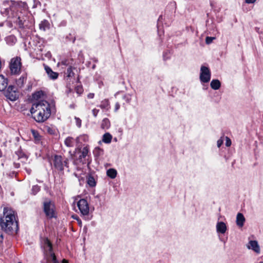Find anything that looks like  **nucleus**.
<instances>
[{
  "label": "nucleus",
  "instance_id": "nucleus-1",
  "mask_svg": "<svg viewBox=\"0 0 263 263\" xmlns=\"http://www.w3.org/2000/svg\"><path fill=\"white\" fill-rule=\"evenodd\" d=\"M32 117L37 122L45 121L51 115L50 106L45 100L37 101L33 103L30 109Z\"/></svg>",
  "mask_w": 263,
  "mask_h": 263
},
{
  "label": "nucleus",
  "instance_id": "nucleus-2",
  "mask_svg": "<svg viewBox=\"0 0 263 263\" xmlns=\"http://www.w3.org/2000/svg\"><path fill=\"white\" fill-rule=\"evenodd\" d=\"M0 228L4 232L12 234L18 229L15 212L12 209L4 208L3 215L0 217Z\"/></svg>",
  "mask_w": 263,
  "mask_h": 263
},
{
  "label": "nucleus",
  "instance_id": "nucleus-3",
  "mask_svg": "<svg viewBox=\"0 0 263 263\" xmlns=\"http://www.w3.org/2000/svg\"><path fill=\"white\" fill-rule=\"evenodd\" d=\"M44 211L46 216L49 218L55 216V206L50 200H46L44 202Z\"/></svg>",
  "mask_w": 263,
  "mask_h": 263
},
{
  "label": "nucleus",
  "instance_id": "nucleus-4",
  "mask_svg": "<svg viewBox=\"0 0 263 263\" xmlns=\"http://www.w3.org/2000/svg\"><path fill=\"white\" fill-rule=\"evenodd\" d=\"M21 62L20 58H13L10 63V69L12 74H17L21 71Z\"/></svg>",
  "mask_w": 263,
  "mask_h": 263
},
{
  "label": "nucleus",
  "instance_id": "nucleus-5",
  "mask_svg": "<svg viewBox=\"0 0 263 263\" xmlns=\"http://www.w3.org/2000/svg\"><path fill=\"white\" fill-rule=\"evenodd\" d=\"M5 96L11 101H15L18 97L16 88L13 86H9L5 91Z\"/></svg>",
  "mask_w": 263,
  "mask_h": 263
},
{
  "label": "nucleus",
  "instance_id": "nucleus-6",
  "mask_svg": "<svg viewBox=\"0 0 263 263\" xmlns=\"http://www.w3.org/2000/svg\"><path fill=\"white\" fill-rule=\"evenodd\" d=\"M78 207L81 213L83 216L88 215L89 212V207L86 200L84 199H80L77 203Z\"/></svg>",
  "mask_w": 263,
  "mask_h": 263
},
{
  "label": "nucleus",
  "instance_id": "nucleus-7",
  "mask_svg": "<svg viewBox=\"0 0 263 263\" xmlns=\"http://www.w3.org/2000/svg\"><path fill=\"white\" fill-rule=\"evenodd\" d=\"M211 79L210 69L205 66H202L200 68V80L202 82L208 83Z\"/></svg>",
  "mask_w": 263,
  "mask_h": 263
},
{
  "label": "nucleus",
  "instance_id": "nucleus-8",
  "mask_svg": "<svg viewBox=\"0 0 263 263\" xmlns=\"http://www.w3.org/2000/svg\"><path fill=\"white\" fill-rule=\"evenodd\" d=\"M52 161L54 167L59 171H63L64 166L67 164L66 160L63 161L61 156L55 155Z\"/></svg>",
  "mask_w": 263,
  "mask_h": 263
},
{
  "label": "nucleus",
  "instance_id": "nucleus-9",
  "mask_svg": "<svg viewBox=\"0 0 263 263\" xmlns=\"http://www.w3.org/2000/svg\"><path fill=\"white\" fill-rule=\"evenodd\" d=\"M248 248L249 249H252L257 253H258L260 252L259 246H258V243L256 241H250L248 245Z\"/></svg>",
  "mask_w": 263,
  "mask_h": 263
},
{
  "label": "nucleus",
  "instance_id": "nucleus-10",
  "mask_svg": "<svg viewBox=\"0 0 263 263\" xmlns=\"http://www.w3.org/2000/svg\"><path fill=\"white\" fill-rule=\"evenodd\" d=\"M45 69L50 79L55 80L58 78L59 76L58 73L53 71L50 67L47 66H45Z\"/></svg>",
  "mask_w": 263,
  "mask_h": 263
},
{
  "label": "nucleus",
  "instance_id": "nucleus-11",
  "mask_svg": "<svg viewBox=\"0 0 263 263\" xmlns=\"http://www.w3.org/2000/svg\"><path fill=\"white\" fill-rule=\"evenodd\" d=\"M217 231L219 233L224 234L227 230V226L223 222H219L216 225Z\"/></svg>",
  "mask_w": 263,
  "mask_h": 263
},
{
  "label": "nucleus",
  "instance_id": "nucleus-12",
  "mask_svg": "<svg viewBox=\"0 0 263 263\" xmlns=\"http://www.w3.org/2000/svg\"><path fill=\"white\" fill-rule=\"evenodd\" d=\"M245 221V218L241 213H238L236 216V224L239 227L243 226Z\"/></svg>",
  "mask_w": 263,
  "mask_h": 263
},
{
  "label": "nucleus",
  "instance_id": "nucleus-13",
  "mask_svg": "<svg viewBox=\"0 0 263 263\" xmlns=\"http://www.w3.org/2000/svg\"><path fill=\"white\" fill-rule=\"evenodd\" d=\"M7 85L6 79L2 75H0V91L4 90Z\"/></svg>",
  "mask_w": 263,
  "mask_h": 263
},
{
  "label": "nucleus",
  "instance_id": "nucleus-14",
  "mask_svg": "<svg viewBox=\"0 0 263 263\" xmlns=\"http://www.w3.org/2000/svg\"><path fill=\"white\" fill-rule=\"evenodd\" d=\"M48 255L49 256V259L51 260V261L52 262V263H59L58 260H57L56 257L54 255V254L52 252V251L49 252L48 253ZM62 263H68V261L64 259L62 260Z\"/></svg>",
  "mask_w": 263,
  "mask_h": 263
},
{
  "label": "nucleus",
  "instance_id": "nucleus-15",
  "mask_svg": "<svg viewBox=\"0 0 263 263\" xmlns=\"http://www.w3.org/2000/svg\"><path fill=\"white\" fill-rule=\"evenodd\" d=\"M44 249L47 253L52 251V245L50 241L48 239L44 240Z\"/></svg>",
  "mask_w": 263,
  "mask_h": 263
},
{
  "label": "nucleus",
  "instance_id": "nucleus-16",
  "mask_svg": "<svg viewBox=\"0 0 263 263\" xmlns=\"http://www.w3.org/2000/svg\"><path fill=\"white\" fill-rule=\"evenodd\" d=\"M210 85L212 89L217 90L220 87V82L218 80H213L211 82Z\"/></svg>",
  "mask_w": 263,
  "mask_h": 263
},
{
  "label": "nucleus",
  "instance_id": "nucleus-17",
  "mask_svg": "<svg viewBox=\"0 0 263 263\" xmlns=\"http://www.w3.org/2000/svg\"><path fill=\"white\" fill-rule=\"evenodd\" d=\"M26 80V77L25 75L22 76L18 80H16V83L18 87H22L23 86Z\"/></svg>",
  "mask_w": 263,
  "mask_h": 263
},
{
  "label": "nucleus",
  "instance_id": "nucleus-18",
  "mask_svg": "<svg viewBox=\"0 0 263 263\" xmlns=\"http://www.w3.org/2000/svg\"><path fill=\"white\" fill-rule=\"evenodd\" d=\"M117 174V172L115 169L109 168L107 171V175L111 179H114L116 178Z\"/></svg>",
  "mask_w": 263,
  "mask_h": 263
},
{
  "label": "nucleus",
  "instance_id": "nucleus-19",
  "mask_svg": "<svg viewBox=\"0 0 263 263\" xmlns=\"http://www.w3.org/2000/svg\"><path fill=\"white\" fill-rule=\"evenodd\" d=\"M112 136L108 133H105L103 136L102 141L105 143H109L111 142Z\"/></svg>",
  "mask_w": 263,
  "mask_h": 263
},
{
  "label": "nucleus",
  "instance_id": "nucleus-20",
  "mask_svg": "<svg viewBox=\"0 0 263 263\" xmlns=\"http://www.w3.org/2000/svg\"><path fill=\"white\" fill-rule=\"evenodd\" d=\"M80 155L79 156V159L80 160H82L83 158L86 157L88 153V149L87 147H84L82 148V149L80 152Z\"/></svg>",
  "mask_w": 263,
  "mask_h": 263
},
{
  "label": "nucleus",
  "instance_id": "nucleus-21",
  "mask_svg": "<svg viewBox=\"0 0 263 263\" xmlns=\"http://www.w3.org/2000/svg\"><path fill=\"white\" fill-rule=\"evenodd\" d=\"M110 126V122L109 120L107 118H105L103 120L101 127L103 129H108Z\"/></svg>",
  "mask_w": 263,
  "mask_h": 263
},
{
  "label": "nucleus",
  "instance_id": "nucleus-22",
  "mask_svg": "<svg viewBox=\"0 0 263 263\" xmlns=\"http://www.w3.org/2000/svg\"><path fill=\"white\" fill-rule=\"evenodd\" d=\"M44 93L42 91H37L33 94L32 97L34 100L37 101L39 99L42 98Z\"/></svg>",
  "mask_w": 263,
  "mask_h": 263
},
{
  "label": "nucleus",
  "instance_id": "nucleus-23",
  "mask_svg": "<svg viewBox=\"0 0 263 263\" xmlns=\"http://www.w3.org/2000/svg\"><path fill=\"white\" fill-rule=\"evenodd\" d=\"M109 106V102L107 99H105L103 100L101 104L100 105V107L102 109H108V107Z\"/></svg>",
  "mask_w": 263,
  "mask_h": 263
},
{
  "label": "nucleus",
  "instance_id": "nucleus-24",
  "mask_svg": "<svg viewBox=\"0 0 263 263\" xmlns=\"http://www.w3.org/2000/svg\"><path fill=\"white\" fill-rule=\"evenodd\" d=\"M65 144L68 147H72L73 146L74 141L72 138L68 137L65 140Z\"/></svg>",
  "mask_w": 263,
  "mask_h": 263
},
{
  "label": "nucleus",
  "instance_id": "nucleus-25",
  "mask_svg": "<svg viewBox=\"0 0 263 263\" xmlns=\"http://www.w3.org/2000/svg\"><path fill=\"white\" fill-rule=\"evenodd\" d=\"M32 134L34 138V139L36 141H40V136L37 133V132H36L35 130H31Z\"/></svg>",
  "mask_w": 263,
  "mask_h": 263
},
{
  "label": "nucleus",
  "instance_id": "nucleus-26",
  "mask_svg": "<svg viewBox=\"0 0 263 263\" xmlns=\"http://www.w3.org/2000/svg\"><path fill=\"white\" fill-rule=\"evenodd\" d=\"M40 187L38 185H34L32 188V191L34 195L36 194L40 191Z\"/></svg>",
  "mask_w": 263,
  "mask_h": 263
},
{
  "label": "nucleus",
  "instance_id": "nucleus-27",
  "mask_svg": "<svg viewBox=\"0 0 263 263\" xmlns=\"http://www.w3.org/2000/svg\"><path fill=\"white\" fill-rule=\"evenodd\" d=\"M67 72L68 77H72V76L74 75V73L72 72V69L71 67H69L67 69Z\"/></svg>",
  "mask_w": 263,
  "mask_h": 263
},
{
  "label": "nucleus",
  "instance_id": "nucleus-28",
  "mask_svg": "<svg viewBox=\"0 0 263 263\" xmlns=\"http://www.w3.org/2000/svg\"><path fill=\"white\" fill-rule=\"evenodd\" d=\"M214 39V37H206L205 40L206 43L208 44H210Z\"/></svg>",
  "mask_w": 263,
  "mask_h": 263
},
{
  "label": "nucleus",
  "instance_id": "nucleus-29",
  "mask_svg": "<svg viewBox=\"0 0 263 263\" xmlns=\"http://www.w3.org/2000/svg\"><path fill=\"white\" fill-rule=\"evenodd\" d=\"M88 183L89 184V185H90L91 186H93L95 185V182L93 178L89 179Z\"/></svg>",
  "mask_w": 263,
  "mask_h": 263
},
{
  "label": "nucleus",
  "instance_id": "nucleus-30",
  "mask_svg": "<svg viewBox=\"0 0 263 263\" xmlns=\"http://www.w3.org/2000/svg\"><path fill=\"white\" fill-rule=\"evenodd\" d=\"M226 145L227 146H230L231 145V141L229 138L226 137Z\"/></svg>",
  "mask_w": 263,
  "mask_h": 263
},
{
  "label": "nucleus",
  "instance_id": "nucleus-31",
  "mask_svg": "<svg viewBox=\"0 0 263 263\" xmlns=\"http://www.w3.org/2000/svg\"><path fill=\"white\" fill-rule=\"evenodd\" d=\"M3 231L1 229H0V245L2 243L4 239L3 236Z\"/></svg>",
  "mask_w": 263,
  "mask_h": 263
},
{
  "label": "nucleus",
  "instance_id": "nucleus-32",
  "mask_svg": "<svg viewBox=\"0 0 263 263\" xmlns=\"http://www.w3.org/2000/svg\"><path fill=\"white\" fill-rule=\"evenodd\" d=\"M92 114L93 115L94 117H97L98 112H99V109H93L92 110Z\"/></svg>",
  "mask_w": 263,
  "mask_h": 263
},
{
  "label": "nucleus",
  "instance_id": "nucleus-33",
  "mask_svg": "<svg viewBox=\"0 0 263 263\" xmlns=\"http://www.w3.org/2000/svg\"><path fill=\"white\" fill-rule=\"evenodd\" d=\"M75 119L76 120L77 125L79 127H80L81 125V120L79 118H75Z\"/></svg>",
  "mask_w": 263,
  "mask_h": 263
},
{
  "label": "nucleus",
  "instance_id": "nucleus-34",
  "mask_svg": "<svg viewBox=\"0 0 263 263\" xmlns=\"http://www.w3.org/2000/svg\"><path fill=\"white\" fill-rule=\"evenodd\" d=\"M76 91H77V93H80V94L83 91L82 87H77L76 88Z\"/></svg>",
  "mask_w": 263,
  "mask_h": 263
},
{
  "label": "nucleus",
  "instance_id": "nucleus-35",
  "mask_svg": "<svg viewBox=\"0 0 263 263\" xmlns=\"http://www.w3.org/2000/svg\"><path fill=\"white\" fill-rule=\"evenodd\" d=\"M120 104L119 103H116L115 104V111H117L118 109L120 108Z\"/></svg>",
  "mask_w": 263,
  "mask_h": 263
},
{
  "label": "nucleus",
  "instance_id": "nucleus-36",
  "mask_svg": "<svg viewBox=\"0 0 263 263\" xmlns=\"http://www.w3.org/2000/svg\"><path fill=\"white\" fill-rule=\"evenodd\" d=\"M222 143H223V141L222 140H221V139L218 140L217 142V146L218 147H219L222 145Z\"/></svg>",
  "mask_w": 263,
  "mask_h": 263
},
{
  "label": "nucleus",
  "instance_id": "nucleus-37",
  "mask_svg": "<svg viewBox=\"0 0 263 263\" xmlns=\"http://www.w3.org/2000/svg\"><path fill=\"white\" fill-rule=\"evenodd\" d=\"M256 0H246L247 3H254Z\"/></svg>",
  "mask_w": 263,
  "mask_h": 263
},
{
  "label": "nucleus",
  "instance_id": "nucleus-38",
  "mask_svg": "<svg viewBox=\"0 0 263 263\" xmlns=\"http://www.w3.org/2000/svg\"><path fill=\"white\" fill-rule=\"evenodd\" d=\"M94 97V94L93 93H89L88 95V98H90V99H92Z\"/></svg>",
  "mask_w": 263,
  "mask_h": 263
},
{
  "label": "nucleus",
  "instance_id": "nucleus-39",
  "mask_svg": "<svg viewBox=\"0 0 263 263\" xmlns=\"http://www.w3.org/2000/svg\"><path fill=\"white\" fill-rule=\"evenodd\" d=\"M77 220L78 222L79 225L81 227L82 226V221H81V220L79 218H77Z\"/></svg>",
  "mask_w": 263,
  "mask_h": 263
},
{
  "label": "nucleus",
  "instance_id": "nucleus-40",
  "mask_svg": "<svg viewBox=\"0 0 263 263\" xmlns=\"http://www.w3.org/2000/svg\"><path fill=\"white\" fill-rule=\"evenodd\" d=\"M72 217H73L74 219H76V220H77V218H79L77 216H76V217H75V216H72Z\"/></svg>",
  "mask_w": 263,
  "mask_h": 263
},
{
  "label": "nucleus",
  "instance_id": "nucleus-41",
  "mask_svg": "<svg viewBox=\"0 0 263 263\" xmlns=\"http://www.w3.org/2000/svg\"><path fill=\"white\" fill-rule=\"evenodd\" d=\"M2 156V153L1 152V151L0 150V157H1Z\"/></svg>",
  "mask_w": 263,
  "mask_h": 263
},
{
  "label": "nucleus",
  "instance_id": "nucleus-42",
  "mask_svg": "<svg viewBox=\"0 0 263 263\" xmlns=\"http://www.w3.org/2000/svg\"><path fill=\"white\" fill-rule=\"evenodd\" d=\"M260 263H263V262H260Z\"/></svg>",
  "mask_w": 263,
  "mask_h": 263
}]
</instances>
